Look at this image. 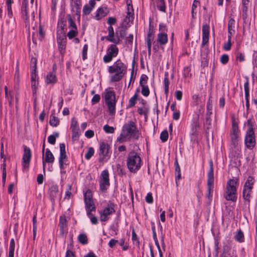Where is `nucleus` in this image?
Instances as JSON below:
<instances>
[{
	"label": "nucleus",
	"instance_id": "bf43d9fd",
	"mask_svg": "<svg viewBox=\"0 0 257 257\" xmlns=\"http://www.w3.org/2000/svg\"><path fill=\"white\" fill-rule=\"evenodd\" d=\"M92 10V9L91 7H90L88 5H85L83 8V12L85 15H89L91 13Z\"/></svg>",
	"mask_w": 257,
	"mask_h": 257
},
{
	"label": "nucleus",
	"instance_id": "5701e85b",
	"mask_svg": "<svg viewBox=\"0 0 257 257\" xmlns=\"http://www.w3.org/2000/svg\"><path fill=\"white\" fill-rule=\"evenodd\" d=\"M118 53V49L115 45H111L107 50V54L112 57H116Z\"/></svg>",
	"mask_w": 257,
	"mask_h": 257
},
{
	"label": "nucleus",
	"instance_id": "423d86ee",
	"mask_svg": "<svg viewBox=\"0 0 257 257\" xmlns=\"http://www.w3.org/2000/svg\"><path fill=\"white\" fill-rule=\"evenodd\" d=\"M66 25L62 20H59L58 23V30L57 32V39L59 49L61 53L64 52L66 45V36L65 32Z\"/></svg>",
	"mask_w": 257,
	"mask_h": 257
},
{
	"label": "nucleus",
	"instance_id": "f704fd0d",
	"mask_svg": "<svg viewBox=\"0 0 257 257\" xmlns=\"http://www.w3.org/2000/svg\"><path fill=\"white\" fill-rule=\"evenodd\" d=\"M58 192V188L57 186H52L50 188V196L54 199L56 197V194Z\"/></svg>",
	"mask_w": 257,
	"mask_h": 257
},
{
	"label": "nucleus",
	"instance_id": "8fccbe9b",
	"mask_svg": "<svg viewBox=\"0 0 257 257\" xmlns=\"http://www.w3.org/2000/svg\"><path fill=\"white\" fill-rule=\"evenodd\" d=\"M206 108V116H211L212 114V105L209 101L207 103Z\"/></svg>",
	"mask_w": 257,
	"mask_h": 257
},
{
	"label": "nucleus",
	"instance_id": "c9c22d12",
	"mask_svg": "<svg viewBox=\"0 0 257 257\" xmlns=\"http://www.w3.org/2000/svg\"><path fill=\"white\" fill-rule=\"evenodd\" d=\"M166 77L164 78V88H165V93L166 96H168L169 93V85L170 84L169 80L167 77V74L166 75Z\"/></svg>",
	"mask_w": 257,
	"mask_h": 257
},
{
	"label": "nucleus",
	"instance_id": "4d7b16f0",
	"mask_svg": "<svg viewBox=\"0 0 257 257\" xmlns=\"http://www.w3.org/2000/svg\"><path fill=\"white\" fill-rule=\"evenodd\" d=\"M94 150L93 148H90L86 154L85 155V157L87 160H89L91 157L93 155Z\"/></svg>",
	"mask_w": 257,
	"mask_h": 257
},
{
	"label": "nucleus",
	"instance_id": "9d476101",
	"mask_svg": "<svg viewBox=\"0 0 257 257\" xmlns=\"http://www.w3.org/2000/svg\"><path fill=\"white\" fill-rule=\"evenodd\" d=\"M109 185V173L107 170H105L101 174L99 181L100 190L102 192L105 191Z\"/></svg>",
	"mask_w": 257,
	"mask_h": 257
},
{
	"label": "nucleus",
	"instance_id": "49530a36",
	"mask_svg": "<svg viewBox=\"0 0 257 257\" xmlns=\"http://www.w3.org/2000/svg\"><path fill=\"white\" fill-rule=\"evenodd\" d=\"M79 241L83 244H86L87 243V238L85 234H80L78 237Z\"/></svg>",
	"mask_w": 257,
	"mask_h": 257
},
{
	"label": "nucleus",
	"instance_id": "cd10ccee",
	"mask_svg": "<svg viewBox=\"0 0 257 257\" xmlns=\"http://www.w3.org/2000/svg\"><path fill=\"white\" fill-rule=\"evenodd\" d=\"M251 192V190L249 189V188H243V199L249 202L250 198V192Z\"/></svg>",
	"mask_w": 257,
	"mask_h": 257
},
{
	"label": "nucleus",
	"instance_id": "338daca9",
	"mask_svg": "<svg viewBox=\"0 0 257 257\" xmlns=\"http://www.w3.org/2000/svg\"><path fill=\"white\" fill-rule=\"evenodd\" d=\"M100 99V96L98 94H95L93 96L92 98L91 101L93 104H95L99 101Z\"/></svg>",
	"mask_w": 257,
	"mask_h": 257
},
{
	"label": "nucleus",
	"instance_id": "39448f33",
	"mask_svg": "<svg viewBox=\"0 0 257 257\" xmlns=\"http://www.w3.org/2000/svg\"><path fill=\"white\" fill-rule=\"evenodd\" d=\"M238 180L237 179H229L226 184L223 194V197L227 201L235 202L237 200V190Z\"/></svg>",
	"mask_w": 257,
	"mask_h": 257
},
{
	"label": "nucleus",
	"instance_id": "58836bf2",
	"mask_svg": "<svg viewBox=\"0 0 257 257\" xmlns=\"http://www.w3.org/2000/svg\"><path fill=\"white\" fill-rule=\"evenodd\" d=\"M78 34L77 28L70 29L67 34V36L69 39H72Z\"/></svg>",
	"mask_w": 257,
	"mask_h": 257
},
{
	"label": "nucleus",
	"instance_id": "f8f14e48",
	"mask_svg": "<svg viewBox=\"0 0 257 257\" xmlns=\"http://www.w3.org/2000/svg\"><path fill=\"white\" fill-rule=\"evenodd\" d=\"M245 144L248 149H252L255 145V139L254 131H246L245 139Z\"/></svg>",
	"mask_w": 257,
	"mask_h": 257
},
{
	"label": "nucleus",
	"instance_id": "680f3d73",
	"mask_svg": "<svg viewBox=\"0 0 257 257\" xmlns=\"http://www.w3.org/2000/svg\"><path fill=\"white\" fill-rule=\"evenodd\" d=\"M39 35L40 36V40H42L45 36V32L42 26L40 25L39 27Z\"/></svg>",
	"mask_w": 257,
	"mask_h": 257
},
{
	"label": "nucleus",
	"instance_id": "13d9d810",
	"mask_svg": "<svg viewBox=\"0 0 257 257\" xmlns=\"http://www.w3.org/2000/svg\"><path fill=\"white\" fill-rule=\"evenodd\" d=\"M15 249V242L14 238L10 240L9 252H14Z\"/></svg>",
	"mask_w": 257,
	"mask_h": 257
},
{
	"label": "nucleus",
	"instance_id": "7c9ffc66",
	"mask_svg": "<svg viewBox=\"0 0 257 257\" xmlns=\"http://www.w3.org/2000/svg\"><path fill=\"white\" fill-rule=\"evenodd\" d=\"M235 239L239 242H242L244 241V234L243 232L239 230L237 231L235 235L234 236Z\"/></svg>",
	"mask_w": 257,
	"mask_h": 257
},
{
	"label": "nucleus",
	"instance_id": "6ab92c4d",
	"mask_svg": "<svg viewBox=\"0 0 257 257\" xmlns=\"http://www.w3.org/2000/svg\"><path fill=\"white\" fill-rule=\"evenodd\" d=\"M157 41L160 45H165L168 42L167 35L164 32H160L158 34Z\"/></svg>",
	"mask_w": 257,
	"mask_h": 257
},
{
	"label": "nucleus",
	"instance_id": "b1692460",
	"mask_svg": "<svg viewBox=\"0 0 257 257\" xmlns=\"http://www.w3.org/2000/svg\"><path fill=\"white\" fill-rule=\"evenodd\" d=\"M57 81L56 74L54 72H49L46 76V82L47 84H54Z\"/></svg>",
	"mask_w": 257,
	"mask_h": 257
},
{
	"label": "nucleus",
	"instance_id": "864d4df0",
	"mask_svg": "<svg viewBox=\"0 0 257 257\" xmlns=\"http://www.w3.org/2000/svg\"><path fill=\"white\" fill-rule=\"evenodd\" d=\"M84 201L91 200L92 199V193L90 190H88L84 194Z\"/></svg>",
	"mask_w": 257,
	"mask_h": 257
},
{
	"label": "nucleus",
	"instance_id": "f03ea898",
	"mask_svg": "<svg viewBox=\"0 0 257 257\" xmlns=\"http://www.w3.org/2000/svg\"><path fill=\"white\" fill-rule=\"evenodd\" d=\"M126 66L120 60H117L113 65L108 67V71L114 74L110 77L111 82H117L122 79L126 71Z\"/></svg>",
	"mask_w": 257,
	"mask_h": 257
},
{
	"label": "nucleus",
	"instance_id": "20e7f679",
	"mask_svg": "<svg viewBox=\"0 0 257 257\" xmlns=\"http://www.w3.org/2000/svg\"><path fill=\"white\" fill-rule=\"evenodd\" d=\"M142 161L140 155L132 151L128 154L126 164L130 171L132 173L137 172L141 167Z\"/></svg>",
	"mask_w": 257,
	"mask_h": 257
},
{
	"label": "nucleus",
	"instance_id": "e433bc0d",
	"mask_svg": "<svg viewBox=\"0 0 257 257\" xmlns=\"http://www.w3.org/2000/svg\"><path fill=\"white\" fill-rule=\"evenodd\" d=\"M153 34H154V30L153 27L151 26V23H150V26H149V32L147 35V42H148L149 40H150V42H152L153 41L154 37H153Z\"/></svg>",
	"mask_w": 257,
	"mask_h": 257
},
{
	"label": "nucleus",
	"instance_id": "f3484780",
	"mask_svg": "<svg viewBox=\"0 0 257 257\" xmlns=\"http://www.w3.org/2000/svg\"><path fill=\"white\" fill-rule=\"evenodd\" d=\"M107 31L108 32V35L105 37L107 41L110 42H112L115 44H119L120 42V39L118 38H113L114 33L113 27L111 26H109L107 28Z\"/></svg>",
	"mask_w": 257,
	"mask_h": 257
},
{
	"label": "nucleus",
	"instance_id": "f257e3e1",
	"mask_svg": "<svg viewBox=\"0 0 257 257\" xmlns=\"http://www.w3.org/2000/svg\"><path fill=\"white\" fill-rule=\"evenodd\" d=\"M139 136V131L135 123L130 121L123 126L121 134L117 140L119 143H123L131 139L137 140Z\"/></svg>",
	"mask_w": 257,
	"mask_h": 257
},
{
	"label": "nucleus",
	"instance_id": "6e6d98bb",
	"mask_svg": "<svg viewBox=\"0 0 257 257\" xmlns=\"http://www.w3.org/2000/svg\"><path fill=\"white\" fill-rule=\"evenodd\" d=\"M199 122L197 120H193L192 124V134L194 135L196 132V129L199 127Z\"/></svg>",
	"mask_w": 257,
	"mask_h": 257
},
{
	"label": "nucleus",
	"instance_id": "4468645a",
	"mask_svg": "<svg viewBox=\"0 0 257 257\" xmlns=\"http://www.w3.org/2000/svg\"><path fill=\"white\" fill-rule=\"evenodd\" d=\"M31 156L32 155L30 149L25 146L24 148V153L23 157V166L24 170L29 168Z\"/></svg>",
	"mask_w": 257,
	"mask_h": 257
},
{
	"label": "nucleus",
	"instance_id": "2f4dec72",
	"mask_svg": "<svg viewBox=\"0 0 257 257\" xmlns=\"http://www.w3.org/2000/svg\"><path fill=\"white\" fill-rule=\"evenodd\" d=\"M49 123L52 126H57L59 124V119L55 115H51L50 116Z\"/></svg>",
	"mask_w": 257,
	"mask_h": 257
},
{
	"label": "nucleus",
	"instance_id": "393cba45",
	"mask_svg": "<svg viewBox=\"0 0 257 257\" xmlns=\"http://www.w3.org/2000/svg\"><path fill=\"white\" fill-rule=\"evenodd\" d=\"M71 5L73 12L76 13L80 12L81 6L80 0H71Z\"/></svg>",
	"mask_w": 257,
	"mask_h": 257
},
{
	"label": "nucleus",
	"instance_id": "473e14b6",
	"mask_svg": "<svg viewBox=\"0 0 257 257\" xmlns=\"http://www.w3.org/2000/svg\"><path fill=\"white\" fill-rule=\"evenodd\" d=\"M72 139L73 141H78L80 135L79 128H75L72 130Z\"/></svg>",
	"mask_w": 257,
	"mask_h": 257
},
{
	"label": "nucleus",
	"instance_id": "4be33fe9",
	"mask_svg": "<svg viewBox=\"0 0 257 257\" xmlns=\"http://www.w3.org/2000/svg\"><path fill=\"white\" fill-rule=\"evenodd\" d=\"M31 87L33 90V93L35 94L36 93V89L38 85V82L37 79V74L32 73L31 75Z\"/></svg>",
	"mask_w": 257,
	"mask_h": 257
},
{
	"label": "nucleus",
	"instance_id": "7ed1b4c3",
	"mask_svg": "<svg viewBox=\"0 0 257 257\" xmlns=\"http://www.w3.org/2000/svg\"><path fill=\"white\" fill-rule=\"evenodd\" d=\"M34 0H23L21 7L22 13L23 18L27 25L30 23V19L33 20L35 18V12L37 11V2L34 4Z\"/></svg>",
	"mask_w": 257,
	"mask_h": 257
},
{
	"label": "nucleus",
	"instance_id": "3c124183",
	"mask_svg": "<svg viewBox=\"0 0 257 257\" xmlns=\"http://www.w3.org/2000/svg\"><path fill=\"white\" fill-rule=\"evenodd\" d=\"M68 27L70 29H73L74 28H77L76 25L74 22V21L72 20V18L70 16H68Z\"/></svg>",
	"mask_w": 257,
	"mask_h": 257
},
{
	"label": "nucleus",
	"instance_id": "052dcab7",
	"mask_svg": "<svg viewBox=\"0 0 257 257\" xmlns=\"http://www.w3.org/2000/svg\"><path fill=\"white\" fill-rule=\"evenodd\" d=\"M199 3V1L197 0H194L193 2L191 10L192 17L193 18L194 17V10L196 9Z\"/></svg>",
	"mask_w": 257,
	"mask_h": 257
},
{
	"label": "nucleus",
	"instance_id": "2eb2a0df",
	"mask_svg": "<svg viewBox=\"0 0 257 257\" xmlns=\"http://www.w3.org/2000/svg\"><path fill=\"white\" fill-rule=\"evenodd\" d=\"M54 157L49 149L46 150L45 154L43 156L42 163L43 171L45 172L46 163H53L54 161Z\"/></svg>",
	"mask_w": 257,
	"mask_h": 257
},
{
	"label": "nucleus",
	"instance_id": "ea45409f",
	"mask_svg": "<svg viewBox=\"0 0 257 257\" xmlns=\"http://www.w3.org/2000/svg\"><path fill=\"white\" fill-rule=\"evenodd\" d=\"M137 99H138V94H137V93H136L129 100L128 107L130 108L133 107L135 105Z\"/></svg>",
	"mask_w": 257,
	"mask_h": 257
},
{
	"label": "nucleus",
	"instance_id": "de8ad7c7",
	"mask_svg": "<svg viewBox=\"0 0 257 257\" xmlns=\"http://www.w3.org/2000/svg\"><path fill=\"white\" fill-rule=\"evenodd\" d=\"M103 130L106 133L112 134L114 133V128L113 126H110L108 124H106L103 126Z\"/></svg>",
	"mask_w": 257,
	"mask_h": 257
},
{
	"label": "nucleus",
	"instance_id": "1a4fd4ad",
	"mask_svg": "<svg viewBox=\"0 0 257 257\" xmlns=\"http://www.w3.org/2000/svg\"><path fill=\"white\" fill-rule=\"evenodd\" d=\"M114 206L113 203H110L100 212V219L101 221H106L109 218V216L115 212Z\"/></svg>",
	"mask_w": 257,
	"mask_h": 257
},
{
	"label": "nucleus",
	"instance_id": "bb28decb",
	"mask_svg": "<svg viewBox=\"0 0 257 257\" xmlns=\"http://www.w3.org/2000/svg\"><path fill=\"white\" fill-rule=\"evenodd\" d=\"M175 171H176V183L177 186L178 185V181L181 179V170L178 162L176 160L175 162Z\"/></svg>",
	"mask_w": 257,
	"mask_h": 257
},
{
	"label": "nucleus",
	"instance_id": "37998d69",
	"mask_svg": "<svg viewBox=\"0 0 257 257\" xmlns=\"http://www.w3.org/2000/svg\"><path fill=\"white\" fill-rule=\"evenodd\" d=\"M231 144L235 147L238 143V134H230Z\"/></svg>",
	"mask_w": 257,
	"mask_h": 257
},
{
	"label": "nucleus",
	"instance_id": "a878e982",
	"mask_svg": "<svg viewBox=\"0 0 257 257\" xmlns=\"http://www.w3.org/2000/svg\"><path fill=\"white\" fill-rule=\"evenodd\" d=\"M66 219L65 216H60L59 219V226L60 228V233L61 234L64 233V228L66 227Z\"/></svg>",
	"mask_w": 257,
	"mask_h": 257
},
{
	"label": "nucleus",
	"instance_id": "6e6552de",
	"mask_svg": "<svg viewBox=\"0 0 257 257\" xmlns=\"http://www.w3.org/2000/svg\"><path fill=\"white\" fill-rule=\"evenodd\" d=\"M209 170L207 174V194L206 197L209 199H211L212 197L214 181L213 165L212 161L209 162Z\"/></svg>",
	"mask_w": 257,
	"mask_h": 257
},
{
	"label": "nucleus",
	"instance_id": "a19ab883",
	"mask_svg": "<svg viewBox=\"0 0 257 257\" xmlns=\"http://www.w3.org/2000/svg\"><path fill=\"white\" fill-rule=\"evenodd\" d=\"M115 33L117 35H119L121 38H123L126 35V30L124 27H121L116 30Z\"/></svg>",
	"mask_w": 257,
	"mask_h": 257
},
{
	"label": "nucleus",
	"instance_id": "72a5a7b5",
	"mask_svg": "<svg viewBox=\"0 0 257 257\" xmlns=\"http://www.w3.org/2000/svg\"><path fill=\"white\" fill-rule=\"evenodd\" d=\"M254 183V179L252 177L249 176L246 182L245 183V184L244 185V188H249L250 189H252V186Z\"/></svg>",
	"mask_w": 257,
	"mask_h": 257
},
{
	"label": "nucleus",
	"instance_id": "0eeeda50",
	"mask_svg": "<svg viewBox=\"0 0 257 257\" xmlns=\"http://www.w3.org/2000/svg\"><path fill=\"white\" fill-rule=\"evenodd\" d=\"M105 103L107 106L109 114L113 115L115 112V95L113 91L105 90Z\"/></svg>",
	"mask_w": 257,
	"mask_h": 257
},
{
	"label": "nucleus",
	"instance_id": "69168bd1",
	"mask_svg": "<svg viewBox=\"0 0 257 257\" xmlns=\"http://www.w3.org/2000/svg\"><path fill=\"white\" fill-rule=\"evenodd\" d=\"M71 128H72V130L79 128L78 126L77 121L74 118H73L71 120Z\"/></svg>",
	"mask_w": 257,
	"mask_h": 257
},
{
	"label": "nucleus",
	"instance_id": "c756f323",
	"mask_svg": "<svg viewBox=\"0 0 257 257\" xmlns=\"http://www.w3.org/2000/svg\"><path fill=\"white\" fill-rule=\"evenodd\" d=\"M37 60L36 58L33 57L31 58V62H30V68H31V73L36 74V69H37Z\"/></svg>",
	"mask_w": 257,
	"mask_h": 257
},
{
	"label": "nucleus",
	"instance_id": "aec40b11",
	"mask_svg": "<svg viewBox=\"0 0 257 257\" xmlns=\"http://www.w3.org/2000/svg\"><path fill=\"white\" fill-rule=\"evenodd\" d=\"M108 13V11L106 8H100L97 10L95 17L96 20H98L105 17Z\"/></svg>",
	"mask_w": 257,
	"mask_h": 257
},
{
	"label": "nucleus",
	"instance_id": "a211bd4d",
	"mask_svg": "<svg viewBox=\"0 0 257 257\" xmlns=\"http://www.w3.org/2000/svg\"><path fill=\"white\" fill-rule=\"evenodd\" d=\"M84 201L87 215H92V212H95L96 210L93 200Z\"/></svg>",
	"mask_w": 257,
	"mask_h": 257
},
{
	"label": "nucleus",
	"instance_id": "09e8293b",
	"mask_svg": "<svg viewBox=\"0 0 257 257\" xmlns=\"http://www.w3.org/2000/svg\"><path fill=\"white\" fill-rule=\"evenodd\" d=\"M148 79V76L145 74H143L140 78V85L141 86L146 85Z\"/></svg>",
	"mask_w": 257,
	"mask_h": 257
},
{
	"label": "nucleus",
	"instance_id": "603ef678",
	"mask_svg": "<svg viewBox=\"0 0 257 257\" xmlns=\"http://www.w3.org/2000/svg\"><path fill=\"white\" fill-rule=\"evenodd\" d=\"M142 86V93L145 96H148L150 94L149 89L147 85H143Z\"/></svg>",
	"mask_w": 257,
	"mask_h": 257
},
{
	"label": "nucleus",
	"instance_id": "4c0bfd02",
	"mask_svg": "<svg viewBox=\"0 0 257 257\" xmlns=\"http://www.w3.org/2000/svg\"><path fill=\"white\" fill-rule=\"evenodd\" d=\"M157 4L160 11L165 12L166 6L164 0H157Z\"/></svg>",
	"mask_w": 257,
	"mask_h": 257
},
{
	"label": "nucleus",
	"instance_id": "c03bdc74",
	"mask_svg": "<svg viewBox=\"0 0 257 257\" xmlns=\"http://www.w3.org/2000/svg\"><path fill=\"white\" fill-rule=\"evenodd\" d=\"M239 134V129L238 127V125L236 122L233 121L232 124V129L231 132L230 134Z\"/></svg>",
	"mask_w": 257,
	"mask_h": 257
},
{
	"label": "nucleus",
	"instance_id": "c85d7f7f",
	"mask_svg": "<svg viewBox=\"0 0 257 257\" xmlns=\"http://www.w3.org/2000/svg\"><path fill=\"white\" fill-rule=\"evenodd\" d=\"M235 24V21L233 19H231L228 21V35L232 36V34L234 32V30L233 29L234 25Z\"/></svg>",
	"mask_w": 257,
	"mask_h": 257
},
{
	"label": "nucleus",
	"instance_id": "dca6fc26",
	"mask_svg": "<svg viewBox=\"0 0 257 257\" xmlns=\"http://www.w3.org/2000/svg\"><path fill=\"white\" fill-rule=\"evenodd\" d=\"M209 35V26L205 24L202 26V46H204L208 42Z\"/></svg>",
	"mask_w": 257,
	"mask_h": 257
},
{
	"label": "nucleus",
	"instance_id": "79ce46f5",
	"mask_svg": "<svg viewBox=\"0 0 257 257\" xmlns=\"http://www.w3.org/2000/svg\"><path fill=\"white\" fill-rule=\"evenodd\" d=\"M231 37L230 35H228V41L226 43H224L223 45V49L225 50L228 51L230 50L231 47Z\"/></svg>",
	"mask_w": 257,
	"mask_h": 257
},
{
	"label": "nucleus",
	"instance_id": "a18cd8bd",
	"mask_svg": "<svg viewBox=\"0 0 257 257\" xmlns=\"http://www.w3.org/2000/svg\"><path fill=\"white\" fill-rule=\"evenodd\" d=\"M152 230H153V238L154 239V241L155 242V244L158 248V250H160L161 249L160 248V245H159V241L158 240V239H157V234H156V231H155V226H152Z\"/></svg>",
	"mask_w": 257,
	"mask_h": 257
},
{
	"label": "nucleus",
	"instance_id": "ddd939ff",
	"mask_svg": "<svg viewBox=\"0 0 257 257\" xmlns=\"http://www.w3.org/2000/svg\"><path fill=\"white\" fill-rule=\"evenodd\" d=\"M109 145L107 143L102 142L99 144V162H102L108 156Z\"/></svg>",
	"mask_w": 257,
	"mask_h": 257
},
{
	"label": "nucleus",
	"instance_id": "e2e57ef3",
	"mask_svg": "<svg viewBox=\"0 0 257 257\" xmlns=\"http://www.w3.org/2000/svg\"><path fill=\"white\" fill-rule=\"evenodd\" d=\"M228 60H229V57H228V56L226 54H223L221 56V58H220V62L223 64H226L228 61Z\"/></svg>",
	"mask_w": 257,
	"mask_h": 257
},
{
	"label": "nucleus",
	"instance_id": "774afa93",
	"mask_svg": "<svg viewBox=\"0 0 257 257\" xmlns=\"http://www.w3.org/2000/svg\"><path fill=\"white\" fill-rule=\"evenodd\" d=\"M48 141L50 144L54 145L56 142V137L54 135H50L48 138Z\"/></svg>",
	"mask_w": 257,
	"mask_h": 257
},
{
	"label": "nucleus",
	"instance_id": "5fc2aeb1",
	"mask_svg": "<svg viewBox=\"0 0 257 257\" xmlns=\"http://www.w3.org/2000/svg\"><path fill=\"white\" fill-rule=\"evenodd\" d=\"M160 139L163 142L167 141L168 139V133L167 131H164L161 133Z\"/></svg>",
	"mask_w": 257,
	"mask_h": 257
},
{
	"label": "nucleus",
	"instance_id": "0e129e2a",
	"mask_svg": "<svg viewBox=\"0 0 257 257\" xmlns=\"http://www.w3.org/2000/svg\"><path fill=\"white\" fill-rule=\"evenodd\" d=\"M146 201L148 203H152L153 202V198L151 193H148L146 197Z\"/></svg>",
	"mask_w": 257,
	"mask_h": 257
},
{
	"label": "nucleus",
	"instance_id": "412c9836",
	"mask_svg": "<svg viewBox=\"0 0 257 257\" xmlns=\"http://www.w3.org/2000/svg\"><path fill=\"white\" fill-rule=\"evenodd\" d=\"M244 92H245V100H246V104L245 106L246 107L247 110L249 109V83L248 81H246L244 84Z\"/></svg>",
	"mask_w": 257,
	"mask_h": 257
},
{
	"label": "nucleus",
	"instance_id": "9b49d317",
	"mask_svg": "<svg viewBox=\"0 0 257 257\" xmlns=\"http://www.w3.org/2000/svg\"><path fill=\"white\" fill-rule=\"evenodd\" d=\"M67 161L65 145L64 143H61L60 144V156L59 158V164L61 170L64 169V166L66 165Z\"/></svg>",
	"mask_w": 257,
	"mask_h": 257
}]
</instances>
